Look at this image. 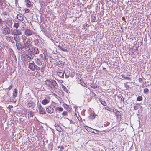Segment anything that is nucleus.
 <instances>
[{
    "instance_id": "nucleus-1",
    "label": "nucleus",
    "mask_w": 151,
    "mask_h": 151,
    "mask_svg": "<svg viewBox=\"0 0 151 151\" xmlns=\"http://www.w3.org/2000/svg\"><path fill=\"white\" fill-rule=\"evenodd\" d=\"M22 42L23 43L24 47L25 49H28V50H30V48L32 45V40L31 37L27 38L25 35L21 36Z\"/></svg>"
},
{
    "instance_id": "nucleus-2",
    "label": "nucleus",
    "mask_w": 151,
    "mask_h": 151,
    "mask_svg": "<svg viewBox=\"0 0 151 151\" xmlns=\"http://www.w3.org/2000/svg\"><path fill=\"white\" fill-rule=\"evenodd\" d=\"M45 82L47 86L53 90H55L58 88V85L56 81L54 80H47L45 81Z\"/></svg>"
},
{
    "instance_id": "nucleus-3",
    "label": "nucleus",
    "mask_w": 151,
    "mask_h": 151,
    "mask_svg": "<svg viewBox=\"0 0 151 151\" xmlns=\"http://www.w3.org/2000/svg\"><path fill=\"white\" fill-rule=\"evenodd\" d=\"M28 51L30 54L33 55H35V54H38L39 52V51L38 48L34 46L32 47L31 48H30V50H28Z\"/></svg>"
},
{
    "instance_id": "nucleus-4",
    "label": "nucleus",
    "mask_w": 151,
    "mask_h": 151,
    "mask_svg": "<svg viewBox=\"0 0 151 151\" xmlns=\"http://www.w3.org/2000/svg\"><path fill=\"white\" fill-rule=\"evenodd\" d=\"M5 25L7 27H12L13 24L12 20L9 19H8L7 20L5 21Z\"/></svg>"
},
{
    "instance_id": "nucleus-5",
    "label": "nucleus",
    "mask_w": 151,
    "mask_h": 151,
    "mask_svg": "<svg viewBox=\"0 0 151 151\" xmlns=\"http://www.w3.org/2000/svg\"><path fill=\"white\" fill-rule=\"evenodd\" d=\"M86 129L89 132H91L96 134H98L99 133V131L92 129L88 126L86 127Z\"/></svg>"
},
{
    "instance_id": "nucleus-6",
    "label": "nucleus",
    "mask_w": 151,
    "mask_h": 151,
    "mask_svg": "<svg viewBox=\"0 0 151 151\" xmlns=\"http://www.w3.org/2000/svg\"><path fill=\"white\" fill-rule=\"evenodd\" d=\"M24 34L27 37L32 35H34V33L32 30L28 29L25 30Z\"/></svg>"
},
{
    "instance_id": "nucleus-7",
    "label": "nucleus",
    "mask_w": 151,
    "mask_h": 151,
    "mask_svg": "<svg viewBox=\"0 0 151 151\" xmlns=\"http://www.w3.org/2000/svg\"><path fill=\"white\" fill-rule=\"evenodd\" d=\"M38 109L39 113L41 114H45L46 113L45 111V109L42 107L41 105H39Z\"/></svg>"
},
{
    "instance_id": "nucleus-8",
    "label": "nucleus",
    "mask_w": 151,
    "mask_h": 151,
    "mask_svg": "<svg viewBox=\"0 0 151 151\" xmlns=\"http://www.w3.org/2000/svg\"><path fill=\"white\" fill-rule=\"evenodd\" d=\"M36 65L33 62L31 63H29V66L28 68H30L32 70L34 71L36 69Z\"/></svg>"
},
{
    "instance_id": "nucleus-9",
    "label": "nucleus",
    "mask_w": 151,
    "mask_h": 151,
    "mask_svg": "<svg viewBox=\"0 0 151 151\" xmlns=\"http://www.w3.org/2000/svg\"><path fill=\"white\" fill-rule=\"evenodd\" d=\"M14 40L16 42H22L21 37H20L19 36L17 35H14L13 37Z\"/></svg>"
},
{
    "instance_id": "nucleus-10",
    "label": "nucleus",
    "mask_w": 151,
    "mask_h": 151,
    "mask_svg": "<svg viewBox=\"0 0 151 151\" xmlns=\"http://www.w3.org/2000/svg\"><path fill=\"white\" fill-rule=\"evenodd\" d=\"M2 33L4 35L9 34H10V30L8 27L4 28L2 30Z\"/></svg>"
},
{
    "instance_id": "nucleus-11",
    "label": "nucleus",
    "mask_w": 151,
    "mask_h": 151,
    "mask_svg": "<svg viewBox=\"0 0 151 151\" xmlns=\"http://www.w3.org/2000/svg\"><path fill=\"white\" fill-rule=\"evenodd\" d=\"M46 111L49 113L51 114L53 112L54 109L52 107L50 106H47L46 107Z\"/></svg>"
},
{
    "instance_id": "nucleus-12",
    "label": "nucleus",
    "mask_w": 151,
    "mask_h": 151,
    "mask_svg": "<svg viewBox=\"0 0 151 151\" xmlns=\"http://www.w3.org/2000/svg\"><path fill=\"white\" fill-rule=\"evenodd\" d=\"M27 105L28 107L32 109L35 106V104L33 102H30L27 103Z\"/></svg>"
},
{
    "instance_id": "nucleus-13",
    "label": "nucleus",
    "mask_w": 151,
    "mask_h": 151,
    "mask_svg": "<svg viewBox=\"0 0 151 151\" xmlns=\"http://www.w3.org/2000/svg\"><path fill=\"white\" fill-rule=\"evenodd\" d=\"M6 39L7 41H9L10 42H11L12 43L14 42V38H13L12 36L10 35H8L6 36Z\"/></svg>"
},
{
    "instance_id": "nucleus-14",
    "label": "nucleus",
    "mask_w": 151,
    "mask_h": 151,
    "mask_svg": "<svg viewBox=\"0 0 151 151\" xmlns=\"http://www.w3.org/2000/svg\"><path fill=\"white\" fill-rule=\"evenodd\" d=\"M50 101V99H45L43 100L42 102V103L43 105H46L49 103Z\"/></svg>"
},
{
    "instance_id": "nucleus-15",
    "label": "nucleus",
    "mask_w": 151,
    "mask_h": 151,
    "mask_svg": "<svg viewBox=\"0 0 151 151\" xmlns=\"http://www.w3.org/2000/svg\"><path fill=\"white\" fill-rule=\"evenodd\" d=\"M25 2L26 3V5L28 7H30L31 6V2L29 0H25Z\"/></svg>"
},
{
    "instance_id": "nucleus-16",
    "label": "nucleus",
    "mask_w": 151,
    "mask_h": 151,
    "mask_svg": "<svg viewBox=\"0 0 151 151\" xmlns=\"http://www.w3.org/2000/svg\"><path fill=\"white\" fill-rule=\"evenodd\" d=\"M35 63L38 65H41L42 64V62L38 58H36L35 59Z\"/></svg>"
},
{
    "instance_id": "nucleus-17",
    "label": "nucleus",
    "mask_w": 151,
    "mask_h": 151,
    "mask_svg": "<svg viewBox=\"0 0 151 151\" xmlns=\"http://www.w3.org/2000/svg\"><path fill=\"white\" fill-rule=\"evenodd\" d=\"M64 72H59L57 73V75L60 77L63 78L64 77Z\"/></svg>"
},
{
    "instance_id": "nucleus-18",
    "label": "nucleus",
    "mask_w": 151,
    "mask_h": 151,
    "mask_svg": "<svg viewBox=\"0 0 151 151\" xmlns=\"http://www.w3.org/2000/svg\"><path fill=\"white\" fill-rule=\"evenodd\" d=\"M14 35H20L21 34V32L19 30H15V32H14Z\"/></svg>"
},
{
    "instance_id": "nucleus-19",
    "label": "nucleus",
    "mask_w": 151,
    "mask_h": 151,
    "mask_svg": "<svg viewBox=\"0 0 151 151\" xmlns=\"http://www.w3.org/2000/svg\"><path fill=\"white\" fill-rule=\"evenodd\" d=\"M17 19L20 21H22L23 20L22 15L19 14L17 16Z\"/></svg>"
},
{
    "instance_id": "nucleus-20",
    "label": "nucleus",
    "mask_w": 151,
    "mask_h": 151,
    "mask_svg": "<svg viewBox=\"0 0 151 151\" xmlns=\"http://www.w3.org/2000/svg\"><path fill=\"white\" fill-rule=\"evenodd\" d=\"M17 90L16 89H15L13 92V96L15 98L17 96Z\"/></svg>"
},
{
    "instance_id": "nucleus-21",
    "label": "nucleus",
    "mask_w": 151,
    "mask_h": 151,
    "mask_svg": "<svg viewBox=\"0 0 151 151\" xmlns=\"http://www.w3.org/2000/svg\"><path fill=\"white\" fill-rule=\"evenodd\" d=\"M89 118L91 119H94L95 117L94 113H92L89 116Z\"/></svg>"
},
{
    "instance_id": "nucleus-22",
    "label": "nucleus",
    "mask_w": 151,
    "mask_h": 151,
    "mask_svg": "<svg viewBox=\"0 0 151 151\" xmlns=\"http://www.w3.org/2000/svg\"><path fill=\"white\" fill-rule=\"evenodd\" d=\"M115 111H116V114L117 115V117L118 118H119V116H120V113L119 111H118L116 109H115ZM120 118H121V116L120 117Z\"/></svg>"
},
{
    "instance_id": "nucleus-23",
    "label": "nucleus",
    "mask_w": 151,
    "mask_h": 151,
    "mask_svg": "<svg viewBox=\"0 0 151 151\" xmlns=\"http://www.w3.org/2000/svg\"><path fill=\"white\" fill-rule=\"evenodd\" d=\"M80 83L83 86L86 87L87 85L83 81H80Z\"/></svg>"
},
{
    "instance_id": "nucleus-24",
    "label": "nucleus",
    "mask_w": 151,
    "mask_h": 151,
    "mask_svg": "<svg viewBox=\"0 0 151 151\" xmlns=\"http://www.w3.org/2000/svg\"><path fill=\"white\" fill-rule=\"evenodd\" d=\"M19 24L17 23H14V27H15L16 29H17L18 27H19Z\"/></svg>"
},
{
    "instance_id": "nucleus-25",
    "label": "nucleus",
    "mask_w": 151,
    "mask_h": 151,
    "mask_svg": "<svg viewBox=\"0 0 151 151\" xmlns=\"http://www.w3.org/2000/svg\"><path fill=\"white\" fill-rule=\"evenodd\" d=\"M57 110H58L60 112L62 111H63V109L60 107H58L56 108Z\"/></svg>"
},
{
    "instance_id": "nucleus-26",
    "label": "nucleus",
    "mask_w": 151,
    "mask_h": 151,
    "mask_svg": "<svg viewBox=\"0 0 151 151\" xmlns=\"http://www.w3.org/2000/svg\"><path fill=\"white\" fill-rule=\"evenodd\" d=\"M62 88L66 92H67L68 91L66 87H65L64 86L62 85Z\"/></svg>"
},
{
    "instance_id": "nucleus-27",
    "label": "nucleus",
    "mask_w": 151,
    "mask_h": 151,
    "mask_svg": "<svg viewBox=\"0 0 151 151\" xmlns=\"http://www.w3.org/2000/svg\"><path fill=\"white\" fill-rule=\"evenodd\" d=\"M58 47L60 48V49L63 51L64 52H67V50L65 48H62L60 46H58Z\"/></svg>"
},
{
    "instance_id": "nucleus-28",
    "label": "nucleus",
    "mask_w": 151,
    "mask_h": 151,
    "mask_svg": "<svg viewBox=\"0 0 151 151\" xmlns=\"http://www.w3.org/2000/svg\"><path fill=\"white\" fill-rule=\"evenodd\" d=\"M142 98L141 96H138L137 99V100L138 101H142Z\"/></svg>"
},
{
    "instance_id": "nucleus-29",
    "label": "nucleus",
    "mask_w": 151,
    "mask_h": 151,
    "mask_svg": "<svg viewBox=\"0 0 151 151\" xmlns=\"http://www.w3.org/2000/svg\"><path fill=\"white\" fill-rule=\"evenodd\" d=\"M91 86L93 88L95 89L97 88V86L95 85L91 84Z\"/></svg>"
},
{
    "instance_id": "nucleus-30",
    "label": "nucleus",
    "mask_w": 151,
    "mask_h": 151,
    "mask_svg": "<svg viewBox=\"0 0 151 151\" xmlns=\"http://www.w3.org/2000/svg\"><path fill=\"white\" fill-rule=\"evenodd\" d=\"M149 91V90L147 88H145L144 90V93L147 94Z\"/></svg>"
},
{
    "instance_id": "nucleus-31",
    "label": "nucleus",
    "mask_w": 151,
    "mask_h": 151,
    "mask_svg": "<svg viewBox=\"0 0 151 151\" xmlns=\"http://www.w3.org/2000/svg\"><path fill=\"white\" fill-rule=\"evenodd\" d=\"M34 115V113L30 111L29 112V114H28V115L30 116V117H32Z\"/></svg>"
},
{
    "instance_id": "nucleus-32",
    "label": "nucleus",
    "mask_w": 151,
    "mask_h": 151,
    "mask_svg": "<svg viewBox=\"0 0 151 151\" xmlns=\"http://www.w3.org/2000/svg\"><path fill=\"white\" fill-rule=\"evenodd\" d=\"M55 128L56 129V130L58 131H60L61 129L60 128V127H57L56 126H55Z\"/></svg>"
},
{
    "instance_id": "nucleus-33",
    "label": "nucleus",
    "mask_w": 151,
    "mask_h": 151,
    "mask_svg": "<svg viewBox=\"0 0 151 151\" xmlns=\"http://www.w3.org/2000/svg\"><path fill=\"white\" fill-rule=\"evenodd\" d=\"M68 112L67 111H64L62 113V115L64 116H66L67 115Z\"/></svg>"
},
{
    "instance_id": "nucleus-34",
    "label": "nucleus",
    "mask_w": 151,
    "mask_h": 151,
    "mask_svg": "<svg viewBox=\"0 0 151 151\" xmlns=\"http://www.w3.org/2000/svg\"><path fill=\"white\" fill-rule=\"evenodd\" d=\"M101 104L103 105L104 106H106V102L104 101H101Z\"/></svg>"
},
{
    "instance_id": "nucleus-35",
    "label": "nucleus",
    "mask_w": 151,
    "mask_h": 151,
    "mask_svg": "<svg viewBox=\"0 0 151 151\" xmlns=\"http://www.w3.org/2000/svg\"><path fill=\"white\" fill-rule=\"evenodd\" d=\"M96 20V18L95 17H92L91 19V21L92 22H94L95 21V20Z\"/></svg>"
},
{
    "instance_id": "nucleus-36",
    "label": "nucleus",
    "mask_w": 151,
    "mask_h": 151,
    "mask_svg": "<svg viewBox=\"0 0 151 151\" xmlns=\"http://www.w3.org/2000/svg\"><path fill=\"white\" fill-rule=\"evenodd\" d=\"M36 69L37 70H39L40 69V68L37 66L36 65Z\"/></svg>"
},
{
    "instance_id": "nucleus-37",
    "label": "nucleus",
    "mask_w": 151,
    "mask_h": 151,
    "mask_svg": "<svg viewBox=\"0 0 151 151\" xmlns=\"http://www.w3.org/2000/svg\"><path fill=\"white\" fill-rule=\"evenodd\" d=\"M12 85H11L8 88V89H9V90H10L12 88Z\"/></svg>"
},
{
    "instance_id": "nucleus-38",
    "label": "nucleus",
    "mask_w": 151,
    "mask_h": 151,
    "mask_svg": "<svg viewBox=\"0 0 151 151\" xmlns=\"http://www.w3.org/2000/svg\"><path fill=\"white\" fill-rule=\"evenodd\" d=\"M29 12V9H27L25 10V12L27 13H28Z\"/></svg>"
},
{
    "instance_id": "nucleus-39",
    "label": "nucleus",
    "mask_w": 151,
    "mask_h": 151,
    "mask_svg": "<svg viewBox=\"0 0 151 151\" xmlns=\"http://www.w3.org/2000/svg\"><path fill=\"white\" fill-rule=\"evenodd\" d=\"M64 73H65V76H66V77L67 78H68V77H69V75H67L66 74V73H65V72H64Z\"/></svg>"
},
{
    "instance_id": "nucleus-40",
    "label": "nucleus",
    "mask_w": 151,
    "mask_h": 151,
    "mask_svg": "<svg viewBox=\"0 0 151 151\" xmlns=\"http://www.w3.org/2000/svg\"><path fill=\"white\" fill-rule=\"evenodd\" d=\"M138 109V108H137V106H135L134 107V109L135 110H137V109Z\"/></svg>"
},
{
    "instance_id": "nucleus-41",
    "label": "nucleus",
    "mask_w": 151,
    "mask_h": 151,
    "mask_svg": "<svg viewBox=\"0 0 151 151\" xmlns=\"http://www.w3.org/2000/svg\"><path fill=\"white\" fill-rule=\"evenodd\" d=\"M40 56L41 58L42 59V58H43V54H41L40 55Z\"/></svg>"
},
{
    "instance_id": "nucleus-42",
    "label": "nucleus",
    "mask_w": 151,
    "mask_h": 151,
    "mask_svg": "<svg viewBox=\"0 0 151 151\" xmlns=\"http://www.w3.org/2000/svg\"><path fill=\"white\" fill-rule=\"evenodd\" d=\"M2 22V19H1L0 18V24H1V22Z\"/></svg>"
},
{
    "instance_id": "nucleus-43",
    "label": "nucleus",
    "mask_w": 151,
    "mask_h": 151,
    "mask_svg": "<svg viewBox=\"0 0 151 151\" xmlns=\"http://www.w3.org/2000/svg\"><path fill=\"white\" fill-rule=\"evenodd\" d=\"M125 79H128V77H126L125 78Z\"/></svg>"
},
{
    "instance_id": "nucleus-44",
    "label": "nucleus",
    "mask_w": 151,
    "mask_h": 151,
    "mask_svg": "<svg viewBox=\"0 0 151 151\" xmlns=\"http://www.w3.org/2000/svg\"><path fill=\"white\" fill-rule=\"evenodd\" d=\"M12 35L14 34V32H12Z\"/></svg>"
},
{
    "instance_id": "nucleus-45",
    "label": "nucleus",
    "mask_w": 151,
    "mask_h": 151,
    "mask_svg": "<svg viewBox=\"0 0 151 151\" xmlns=\"http://www.w3.org/2000/svg\"><path fill=\"white\" fill-rule=\"evenodd\" d=\"M106 69V68H103V70H104V69Z\"/></svg>"
},
{
    "instance_id": "nucleus-46",
    "label": "nucleus",
    "mask_w": 151,
    "mask_h": 151,
    "mask_svg": "<svg viewBox=\"0 0 151 151\" xmlns=\"http://www.w3.org/2000/svg\"><path fill=\"white\" fill-rule=\"evenodd\" d=\"M3 0H0V1H2Z\"/></svg>"
},
{
    "instance_id": "nucleus-47",
    "label": "nucleus",
    "mask_w": 151,
    "mask_h": 151,
    "mask_svg": "<svg viewBox=\"0 0 151 151\" xmlns=\"http://www.w3.org/2000/svg\"><path fill=\"white\" fill-rule=\"evenodd\" d=\"M106 109V110H109L108 109Z\"/></svg>"
},
{
    "instance_id": "nucleus-48",
    "label": "nucleus",
    "mask_w": 151,
    "mask_h": 151,
    "mask_svg": "<svg viewBox=\"0 0 151 151\" xmlns=\"http://www.w3.org/2000/svg\"><path fill=\"white\" fill-rule=\"evenodd\" d=\"M107 108H108L109 109V107H107Z\"/></svg>"
}]
</instances>
